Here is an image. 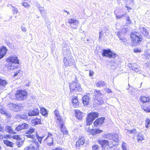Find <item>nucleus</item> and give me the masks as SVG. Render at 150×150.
Returning a JSON list of instances; mask_svg holds the SVG:
<instances>
[{
	"label": "nucleus",
	"instance_id": "nucleus-1",
	"mask_svg": "<svg viewBox=\"0 0 150 150\" xmlns=\"http://www.w3.org/2000/svg\"><path fill=\"white\" fill-rule=\"evenodd\" d=\"M130 36L133 45L134 46L139 45L143 40L142 35L137 32H132Z\"/></svg>",
	"mask_w": 150,
	"mask_h": 150
},
{
	"label": "nucleus",
	"instance_id": "nucleus-2",
	"mask_svg": "<svg viewBox=\"0 0 150 150\" xmlns=\"http://www.w3.org/2000/svg\"><path fill=\"white\" fill-rule=\"evenodd\" d=\"M57 122L58 123V127L61 130L63 134H66L68 133V131L65 127L64 122L63 118L61 117L58 111H57Z\"/></svg>",
	"mask_w": 150,
	"mask_h": 150
},
{
	"label": "nucleus",
	"instance_id": "nucleus-3",
	"mask_svg": "<svg viewBox=\"0 0 150 150\" xmlns=\"http://www.w3.org/2000/svg\"><path fill=\"white\" fill-rule=\"evenodd\" d=\"M40 144L36 139H33L29 145L25 148L24 150H39Z\"/></svg>",
	"mask_w": 150,
	"mask_h": 150
},
{
	"label": "nucleus",
	"instance_id": "nucleus-4",
	"mask_svg": "<svg viewBox=\"0 0 150 150\" xmlns=\"http://www.w3.org/2000/svg\"><path fill=\"white\" fill-rule=\"evenodd\" d=\"M27 92L24 90L17 91L15 94L16 99L19 100H22L27 98Z\"/></svg>",
	"mask_w": 150,
	"mask_h": 150
},
{
	"label": "nucleus",
	"instance_id": "nucleus-5",
	"mask_svg": "<svg viewBox=\"0 0 150 150\" xmlns=\"http://www.w3.org/2000/svg\"><path fill=\"white\" fill-rule=\"evenodd\" d=\"M98 117V113L96 112H93L90 113L86 118V125H89L91 124L94 119Z\"/></svg>",
	"mask_w": 150,
	"mask_h": 150
},
{
	"label": "nucleus",
	"instance_id": "nucleus-6",
	"mask_svg": "<svg viewBox=\"0 0 150 150\" xmlns=\"http://www.w3.org/2000/svg\"><path fill=\"white\" fill-rule=\"evenodd\" d=\"M70 88L71 92L79 91H81V88L78 82H72L69 83Z\"/></svg>",
	"mask_w": 150,
	"mask_h": 150
},
{
	"label": "nucleus",
	"instance_id": "nucleus-7",
	"mask_svg": "<svg viewBox=\"0 0 150 150\" xmlns=\"http://www.w3.org/2000/svg\"><path fill=\"white\" fill-rule=\"evenodd\" d=\"M95 96V99L97 101V103L98 105H101L104 103V101L101 96V93L100 91L98 90H96L94 92Z\"/></svg>",
	"mask_w": 150,
	"mask_h": 150
},
{
	"label": "nucleus",
	"instance_id": "nucleus-8",
	"mask_svg": "<svg viewBox=\"0 0 150 150\" xmlns=\"http://www.w3.org/2000/svg\"><path fill=\"white\" fill-rule=\"evenodd\" d=\"M74 62V59L72 56L64 57L63 62L66 67L72 66Z\"/></svg>",
	"mask_w": 150,
	"mask_h": 150
},
{
	"label": "nucleus",
	"instance_id": "nucleus-9",
	"mask_svg": "<svg viewBox=\"0 0 150 150\" xmlns=\"http://www.w3.org/2000/svg\"><path fill=\"white\" fill-rule=\"evenodd\" d=\"M6 61L9 64L12 63L14 64H19V60L18 59L17 57L15 55L9 56L6 59Z\"/></svg>",
	"mask_w": 150,
	"mask_h": 150
},
{
	"label": "nucleus",
	"instance_id": "nucleus-10",
	"mask_svg": "<svg viewBox=\"0 0 150 150\" xmlns=\"http://www.w3.org/2000/svg\"><path fill=\"white\" fill-rule=\"evenodd\" d=\"M102 54L103 56L107 57L109 58H115L117 55L116 53H113L109 49L103 50Z\"/></svg>",
	"mask_w": 150,
	"mask_h": 150
},
{
	"label": "nucleus",
	"instance_id": "nucleus-11",
	"mask_svg": "<svg viewBox=\"0 0 150 150\" xmlns=\"http://www.w3.org/2000/svg\"><path fill=\"white\" fill-rule=\"evenodd\" d=\"M68 22L70 24L71 27L74 29H76L79 24V21L74 19H69Z\"/></svg>",
	"mask_w": 150,
	"mask_h": 150
},
{
	"label": "nucleus",
	"instance_id": "nucleus-12",
	"mask_svg": "<svg viewBox=\"0 0 150 150\" xmlns=\"http://www.w3.org/2000/svg\"><path fill=\"white\" fill-rule=\"evenodd\" d=\"M128 67L133 71H135L136 72L141 73V71L139 69V66L135 63L133 64H128Z\"/></svg>",
	"mask_w": 150,
	"mask_h": 150
},
{
	"label": "nucleus",
	"instance_id": "nucleus-13",
	"mask_svg": "<svg viewBox=\"0 0 150 150\" xmlns=\"http://www.w3.org/2000/svg\"><path fill=\"white\" fill-rule=\"evenodd\" d=\"M29 125L25 123L19 124L15 129V131H20L23 129H25L28 128Z\"/></svg>",
	"mask_w": 150,
	"mask_h": 150
},
{
	"label": "nucleus",
	"instance_id": "nucleus-14",
	"mask_svg": "<svg viewBox=\"0 0 150 150\" xmlns=\"http://www.w3.org/2000/svg\"><path fill=\"white\" fill-rule=\"evenodd\" d=\"M39 113V110L37 108H35L33 109L30 110L28 112V115L29 116H36Z\"/></svg>",
	"mask_w": 150,
	"mask_h": 150
},
{
	"label": "nucleus",
	"instance_id": "nucleus-15",
	"mask_svg": "<svg viewBox=\"0 0 150 150\" xmlns=\"http://www.w3.org/2000/svg\"><path fill=\"white\" fill-rule=\"evenodd\" d=\"M63 53L64 57L72 56L71 54V51L69 47H63Z\"/></svg>",
	"mask_w": 150,
	"mask_h": 150
},
{
	"label": "nucleus",
	"instance_id": "nucleus-16",
	"mask_svg": "<svg viewBox=\"0 0 150 150\" xmlns=\"http://www.w3.org/2000/svg\"><path fill=\"white\" fill-rule=\"evenodd\" d=\"M98 143L100 144L101 145V146L103 149H104L107 146H109L108 141L106 140H98Z\"/></svg>",
	"mask_w": 150,
	"mask_h": 150
},
{
	"label": "nucleus",
	"instance_id": "nucleus-17",
	"mask_svg": "<svg viewBox=\"0 0 150 150\" xmlns=\"http://www.w3.org/2000/svg\"><path fill=\"white\" fill-rule=\"evenodd\" d=\"M52 134H49L48 135L47 137H46L45 140H46L47 141V144L48 146L52 145L53 144V139L52 137H51Z\"/></svg>",
	"mask_w": 150,
	"mask_h": 150
},
{
	"label": "nucleus",
	"instance_id": "nucleus-18",
	"mask_svg": "<svg viewBox=\"0 0 150 150\" xmlns=\"http://www.w3.org/2000/svg\"><path fill=\"white\" fill-rule=\"evenodd\" d=\"M7 52L6 47L4 46L0 48V59L3 58Z\"/></svg>",
	"mask_w": 150,
	"mask_h": 150
},
{
	"label": "nucleus",
	"instance_id": "nucleus-19",
	"mask_svg": "<svg viewBox=\"0 0 150 150\" xmlns=\"http://www.w3.org/2000/svg\"><path fill=\"white\" fill-rule=\"evenodd\" d=\"M85 142L84 138L82 136L79 137V139L76 143V146L79 147L80 145H83Z\"/></svg>",
	"mask_w": 150,
	"mask_h": 150
},
{
	"label": "nucleus",
	"instance_id": "nucleus-20",
	"mask_svg": "<svg viewBox=\"0 0 150 150\" xmlns=\"http://www.w3.org/2000/svg\"><path fill=\"white\" fill-rule=\"evenodd\" d=\"M140 101L143 103H150V98L148 97L142 96L140 99Z\"/></svg>",
	"mask_w": 150,
	"mask_h": 150
},
{
	"label": "nucleus",
	"instance_id": "nucleus-21",
	"mask_svg": "<svg viewBox=\"0 0 150 150\" xmlns=\"http://www.w3.org/2000/svg\"><path fill=\"white\" fill-rule=\"evenodd\" d=\"M105 118L104 117H101L98 119L94 122V124L95 126L101 125L104 123V121Z\"/></svg>",
	"mask_w": 150,
	"mask_h": 150
},
{
	"label": "nucleus",
	"instance_id": "nucleus-22",
	"mask_svg": "<svg viewBox=\"0 0 150 150\" xmlns=\"http://www.w3.org/2000/svg\"><path fill=\"white\" fill-rule=\"evenodd\" d=\"M83 103L84 106H87L89 104V98L87 95L84 96L82 98Z\"/></svg>",
	"mask_w": 150,
	"mask_h": 150
},
{
	"label": "nucleus",
	"instance_id": "nucleus-23",
	"mask_svg": "<svg viewBox=\"0 0 150 150\" xmlns=\"http://www.w3.org/2000/svg\"><path fill=\"white\" fill-rule=\"evenodd\" d=\"M76 116L79 120H81L83 117V113L79 110H76Z\"/></svg>",
	"mask_w": 150,
	"mask_h": 150
},
{
	"label": "nucleus",
	"instance_id": "nucleus-24",
	"mask_svg": "<svg viewBox=\"0 0 150 150\" xmlns=\"http://www.w3.org/2000/svg\"><path fill=\"white\" fill-rule=\"evenodd\" d=\"M127 31L125 28H122L119 31L116 32L115 33L118 37L122 36L126 33Z\"/></svg>",
	"mask_w": 150,
	"mask_h": 150
},
{
	"label": "nucleus",
	"instance_id": "nucleus-25",
	"mask_svg": "<svg viewBox=\"0 0 150 150\" xmlns=\"http://www.w3.org/2000/svg\"><path fill=\"white\" fill-rule=\"evenodd\" d=\"M4 130V131H5L7 132L12 134H16V133L15 131H13L11 127L8 126H6L5 127Z\"/></svg>",
	"mask_w": 150,
	"mask_h": 150
},
{
	"label": "nucleus",
	"instance_id": "nucleus-26",
	"mask_svg": "<svg viewBox=\"0 0 150 150\" xmlns=\"http://www.w3.org/2000/svg\"><path fill=\"white\" fill-rule=\"evenodd\" d=\"M73 98L72 100L73 105L74 107H78L79 105L78 100L76 96L74 97Z\"/></svg>",
	"mask_w": 150,
	"mask_h": 150
},
{
	"label": "nucleus",
	"instance_id": "nucleus-27",
	"mask_svg": "<svg viewBox=\"0 0 150 150\" xmlns=\"http://www.w3.org/2000/svg\"><path fill=\"white\" fill-rule=\"evenodd\" d=\"M32 122L35 125L38 124H41V119L40 118L36 117L32 120Z\"/></svg>",
	"mask_w": 150,
	"mask_h": 150
},
{
	"label": "nucleus",
	"instance_id": "nucleus-28",
	"mask_svg": "<svg viewBox=\"0 0 150 150\" xmlns=\"http://www.w3.org/2000/svg\"><path fill=\"white\" fill-rule=\"evenodd\" d=\"M102 132L103 131L102 130H100L98 128H96L95 129H92L90 134H92V135H94L96 134H98Z\"/></svg>",
	"mask_w": 150,
	"mask_h": 150
},
{
	"label": "nucleus",
	"instance_id": "nucleus-29",
	"mask_svg": "<svg viewBox=\"0 0 150 150\" xmlns=\"http://www.w3.org/2000/svg\"><path fill=\"white\" fill-rule=\"evenodd\" d=\"M7 83L5 80H2L0 78V89H3Z\"/></svg>",
	"mask_w": 150,
	"mask_h": 150
},
{
	"label": "nucleus",
	"instance_id": "nucleus-30",
	"mask_svg": "<svg viewBox=\"0 0 150 150\" xmlns=\"http://www.w3.org/2000/svg\"><path fill=\"white\" fill-rule=\"evenodd\" d=\"M105 85V83L104 81H99L96 83V86L97 87H103Z\"/></svg>",
	"mask_w": 150,
	"mask_h": 150
},
{
	"label": "nucleus",
	"instance_id": "nucleus-31",
	"mask_svg": "<svg viewBox=\"0 0 150 150\" xmlns=\"http://www.w3.org/2000/svg\"><path fill=\"white\" fill-rule=\"evenodd\" d=\"M23 108L22 105L21 104H16L14 111L18 112L21 110Z\"/></svg>",
	"mask_w": 150,
	"mask_h": 150
},
{
	"label": "nucleus",
	"instance_id": "nucleus-32",
	"mask_svg": "<svg viewBox=\"0 0 150 150\" xmlns=\"http://www.w3.org/2000/svg\"><path fill=\"white\" fill-rule=\"evenodd\" d=\"M103 137L105 139H112L113 138V135H112L110 133L105 134L103 135Z\"/></svg>",
	"mask_w": 150,
	"mask_h": 150
},
{
	"label": "nucleus",
	"instance_id": "nucleus-33",
	"mask_svg": "<svg viewBox=\"0 0 150 150\" xmlns=\"http://www.w3.org/2000/svg\"><path fill=\"white\" fill-rule=\"evenodd\" d=\"M3 142L6 146L12 147L13 146V143L8 140H4Z\"/></svg>",
	"mask_w": 150,
	"mask_h": 150
},
{
	"label": "nucleus",
	"instance_id": "nucleus-34",
	"mask_svg": "<svg viewBox=\"0 0 150 150\" xmlns=\"http://www.w3.org/2000/svg\"><path fill=\"white\" fill-rule=\"evenodd\" d=\"M0 112L1 114H3L5 115L7 118H9L11 117V115L10 114H8L6 112L5 110L4 109H0Z\"/></svg>",
	"mask_w": 150,
	"mask_h": 150
},
{
	"label": "nucleus",
	"instance_id": "nucleus-35",
	"mask_svg": "<svg viewBox=\"0 0 150 150\" xmlns=\"http://www.w3.org/2000/svg\"><path fill=\"white\" fill-rule=\"evenodd\" d=\"M129 87L128 89H129L128 93L130 94H133L135 92V89L130 86L129 84Z\"/></svg>",
	"mask_w": 150,
	"mask_h": 150
},
{
	"label": "nucleus",
	"instance_id": "nucleus-36",
	"mask_svg": "<svg viewBox=\"0 0 150 150\" xmlns=\"http://www.w3.org/2000/svg\"><path fill=\"white\" fill-rule=\"evenodd\" d=\"M16 106V104L13 103H10L8 105V107L11 110L14 111V109Z\"/></svg>",
	"mask_w": 150,
	"mask_h": 150
},
{
	"label": "nucleus",
	"instance_id": "nucleus-37",
	"mask_svg": "<svg viewBox=\"0 0 150 150\" xmlns=\"http://www.w3.org/2000/svg\"><path fill=\"white\" fill-rule=\"evenodd\" d=\"M144 139V136L141 133H139L137 136V140L139 141H142Z\"/></svg>",
	"mask_w": 150,
	"mask_h": 150
},
{
	"label": "nucleus",
	"instance_id": "nucleus-38",
	"mask_svg": "<svg viewBox=\"0 0 150 150\" xmlns=\"http://www.w3.org/2000/svg\"><path fill=\"white\" fill-rule=\"evenodd\" d=\"M36 136L38 142H39V144H41L42 143V140L44 138V136H43L42 137H40L38 134H36Z\"/></svg>",
	"mask_w": 150,
	"mask_h": 150
},
{
	"label": "nucleus",
	"instance_id": "nucleus-39",
	"mask_svg": "<svg viewBox=\"0 0 150 150\" xmlns=\"http://www.w3.org/2000/svg\"><path fill=\"white\" fill-rule=\"evenodd\" d=\"M41 113L44 116H46L47 115V112L45 108H42L40 109Z\"/></svg>",
	"mask_w": 150,
	"mask_h": 150
},
{
	"label": "nucleus",
	"instance_id": "nucleus-40",
	"mask_svg": "<svg viewBox=\"0 0 150 150\" xmlns=\"http://www.w3.org/2000/svg\"><path fill=\"white\" fill-rule=\"evenodd\" d=\"M16 144L17 146L19 147H21L23 144V141L21 140H17L16 142Z\"/></svg>",
	"mask_w": 150,
	"mask_h": 150
},
{
	"label": "nucleus",
	"instance_id": "nucleus-41",
	"mask_svg": "<svg viewBox=\"0 0 150 150\" xmlns=\"http://www.w3.org/2000/svg\"><path fill=\"white\" fill-rule=\"evenodd\" d=\"M34 130L33 128H31L26 133V134H32L34 132Z\"/></svg>",
	"mask_w": 150,
	"mask_h": 150
},
{
	"label": "nucleus",
	"instance_id": "nucleus-42",
	"mask_svg": "<svg viewBox=\"0 0 150 150\" xmlns=\"http://www.w3.org/2000/svg\"><path fill=\"white\" fill-rule=\"evenodd\" d=\"M146 124L145 126L146 128H148L149 127V125L150 124V120L149 119L146 118L145 120Z\"/></svg>",
	"mask_w": 150,
	"mask_h": 150
},
{
	"label": "nucleus",
	"instance_id": "nucleus-43",
	"mask_svg": "<svg viewBox=\"0 0 150 150\" xmlns=\"http://www.w3.org/2000/svg\"><path fill=\"white\" fill-rule=\"evenodd\" d=\"M118 135L116 134H114L113 135L112 140L115 142L117 141L118 140Z\"/></svg>",
	"mask_w": 150,
	"mask_h": 150
},
{
	"label": "nucleus",
	"instance_id": "nucleus-44",
	"mask_svg": "<svg viewBox=\"0 0 150 150\" xmlns=\"http://www.w3.org/2000/svg\"><path fill=\"white\" fill-rule=\"evenodd\" d=\"M143 34L148 38L150 39V35H149V33L147 29H146V31H145L144 32Z\"/></svg>",
	"mask_w": 150,
	"mask_h": 150
},
{
	"label": "nucleus",
	"instance_id": "nucleus-45",
	"mask_svg": "<svg viewBox=\"0 0 150 150\" xmlns=\"http://www.w3.org/2000/svg\"><path fill=\"white\" fill-rule=\"evenodd\" d=\"M39 11H40L41 13L42 14H45V12L44 10V8L42 7H39L38 8Z\"/></svg>",
	"mask_w": 150,
	"mask_h": 150
},
{
	"label": "nucleus",
	"instance_id": "nucleus-46",
	"mask_svg": "<svg viewBox=\"0 0 150 150\" xmlns=\"http://www.w3.org/2000/svg\"><path fill=\"white\" fill-rule=\"evenodd\" d=\"M11 138H12L14 139H16L17 140H18L20 139L21 140V139L18 135H14L11 137Z\"/></svg>",
	"mask_w": 150,
	"mask_h": 150
},
{
	"label": "nucleus",
	"instance_id": "nucleus-47",
	"mask_svg": "<svg viewBox=\"0 0 150 150\" xmlns=\"http://www.w3.org/2000/svg\"><path fill=\"white\" fill-rule=\"evenodd\" d=\"M119 39L121 40L122 42H125L126 41V39L125 38H124L123 36L118 37Z\"/></svg>",
	"mask_w": 150,
	"mask_h": 150
},
{
	"label": "nucleus",
	"instance_id": "nucleus-48",
	"mask_svg": "<svg viewBox=\"0 0 150 150\" xmlns=\"http://www.w3.org/2000/svg\"><path fill=\"white\" fill-rule=\"evenodd\" d=\"M25 136L28 138H31L32 140L34 139L33 138L34 137V135L33 134H27Z\"/></svg>",
	"mask_w": 150,
	"mask_h": 150
},
{
	"label": "nucleus",
	"instance_id": "nucleus-49",
	"mask_svg": "<svg viewBox=\"0 0 150 150\" xmlns=\"http://www.w3.org/2000/svg\"><path fill=\"white\" fill-rule=\"evenodd\" d=\"M99 146L97 145H94L92 146V149L93 150H98Z\"/></svg>",
	"mask_w": 150,
	"mask_h": 150
},
{
	"label": "nucleus",
	"instance_id": "nucleus-50",
	"mask_svg": "<svg viewBox=\"0 0 150 150\" xmlns=\"http://www.w3.org/2000/svg\"><path fill=\"white\" fill-rule=\"evenodd\" d=\"M103 34L102 33V31L100 32L99 33V40H101V39L103 36Z\"/></svg>",
	"mask_w": 150,
	"mask_h": 150
},
{
	"label": "nucleus",
	"instance_id": "nucleus-51",
	"mask_svg": "<svg viewBox=\"0 0 150 150\" xmlns=\"http://www.w3.org/2000/svg\"><path fill=\"white\" fill-rule=\"evenodd\" d=\"M140 31L144 34V32L145 31H146V29L144 28L140 27L139 28Z\"/></svg>",
	"mask_w": 150,
	"mask_h": 150
},
{
	"label": "nucleus",
	"instance_id": "nucleus-52",
	"mask_svg": "<svg viewBox=\"0 0 150 150\" xmlns=\"http://www.w3.org/2000/svg\"><path fill=\"white\" fill-rule=\"evenodd\" d=\"M126 13L125 14H123L122 15H116V14H115L116 15V18L117 19H118V18H122V17L123 16H125V15H126Z\"/></svg>",
	"mask_w": 150,
	"mask_h": 150
},
{
	"label": "nucleus",
	"instance_id": "nucleus-53",
	"mask_svg": "<svg viewBox=\"0 0 150 150\" xmlns=\"http://www.w3.org/2000/svg\"><path fill=\"white\" fill-rule=\"evenodd\" d=\"M11 135L9 134H6L3 136V138H5L6 139H8L11 138Z\"/></svg>",
	"mask_w": 150,
	"mask_h": 150
},
{
	"label": "nucleus",
	"instance_id": "nucleus-54",
	"mask_svg": "<svg viewBox=\"0 0 150 150\" xmlns=\"http://www.w3.org/2000/svg\"><path fill=\"white\" fill-rule=\"evenodd\" d=\"M125 16H126L125 17L126 18V20L127 21H128L129 23H131V21L130 19L129 16L128 15H126Z\"/></svg>",
	"mask_w": 150,
	"mask_h": 150
},
{
	"label": "nucleus",
	"instance_id": "nucleus-55",
	"mask_svg": "<svg viewBox=\"0 0 150 150\" xmlns=\"http://www.w3.org/2000/svg\"><path fill=\"white\" fill-rule=\"evenodd\" d=\"M142 109L145 111L150 112V106L149 108H144Z\"/></svg>",
	"mask_w": 150,
	"mask_h": 150
},
{
	"label": "nucleus",
	"instance_id": "nucleus-56",
	"mask_svg": "<svg viewBox=\"0 0 150 150\" xmlns=\"http://www.w3.org/2000/svg\"><path fill=\"white\" fill-rule=\"evenodd\" d=\"M13 13H18V10L17 8H16L15 7H13Z\"/></svg>",
	"mask_w": 150,
	"mask_h": 150
},
{
	"label": "nucleus",
	"instance_id": "nucleus-57",
	"mask_svg": "<svg viewBox=\"0 0 150 150\" xmlns=\"http://www.w3.org/2000/svg\"><path fill=\"white\" fill-rule=\"evenodd\" d=\"M4 132V127H3L1 126L0 124V132Z\"/></svg>",
	"mask_w": 150,
	"mask_h": 150
},
{
	"label": "nucleus",
	"instance_id": "nucleus-58",
	"mask_svg": "<svg viewBox=\"0 0 150 150\" xmlns=\"http://www.w3.org/2000/svg\"><path fill=\"white\" fill-rule=\"evenodd\" d=\"M21 30L23 32H26V28L23 26H21Z\"/></svg>",
	"mask_w": 150,
	"mask_h": 150
},
{
	"label": "nucleus",
	"instance_id": "nucleus-59",
	"mask_svg": "<svg viewBox=\"0 0 150 150\" xmlns=\"http://www.w3.org/2000/svg\"><path fill=\"white\" fill-rule=\"evenodd\" d=\"M23 5L26 8L28 7L29 6L28 4L26 2H24L23 4Z\"/></svg>",
	"mask_w": 150,
	"mask_h": 150
},
{
	"label": "nucleus",
	"instance_id": "nucleus-60",
	"mask_svg": "<svg viewBox=\"0 0 150 150\" xmlns=\"http://www.w3.org/2000/svg\"><path fill=\"white\" fill-rule=\"evenodd\" d=\"M89 75L90 76H93L94 74V72L92 70H90L89 71Z\"/></svg>",
	"mask_w": 150,
	"mask_h": 150
},
{
	"label": "nucleus",
	"instance_id": "nucleus-61",
	"mask_svg": "<svg viewBox=\"0 0 150 150\" xmlns=\"http://www.w3.org/2000/svg\"><path fill=\"white\" fill-rule=\"evenodd\" d=\"M105 90L108 93H111L112 92L111 89L108 88H106L105 89Z\"/></svg>",
	"mask_w": 150,
	"mask_h": 150
},
{
	"label": "nucleus",
	"instance_id": "nucleus-62",
	"mask_svg": "<svg viewBox=\"0 0 150 150\" xmlns=\"http://www.w3.org/2000/svg\"><path fill=\"white\" fill-rule=\"evenodd\" d=\"M136 129H132V130H131V133H135L136 134H137V132H136Z\"/></svg>",
	"mask_w": 150,
	"mask_h": 150
},
{
	"label": "nucleus",
	"instance_id": "nucleus-63",
	"mask_svg": "<svg viewBox=\"0 0 150 150\" xmlns=\"http://www.w3.org/2000/svg\"><path fill=\"white\" fill-rule=\"evenodd\" d=\"M86 130L87 132H90L91 133V131L92 129H90L89 128V127H88V128L87 127H86Z\"/></svg>",
	"mask_w": 150,
	"mask_h": 150
},
{
	"label": "nucleus",
	"instance_id": "nucleus-64",
	"mask_svg": "<svg viewBox=\"0 0 150 150\" xmlns=\"http://www.w3.org/2000/svg\"><path fill=\"white\" fill-rule=\"evenodd\" d=\"M122 148L123 150H127L126 147L124 144L122 145Z\"/></svg>",
	"mask_w": 150,
	"mask_h": 150
}]
</instances>
